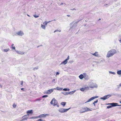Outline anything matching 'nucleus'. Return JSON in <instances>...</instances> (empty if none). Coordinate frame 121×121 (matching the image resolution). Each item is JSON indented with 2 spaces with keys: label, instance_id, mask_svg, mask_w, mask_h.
<instances>
[{
  "label": "nucleus",
  "instance_id": "f257e3e1",
  "mask_svg": "<svg viewBox=\"0 0 121 121\" xmlns=\"http://www.w3.org/2000/svg\"><path fill=\"white\" fill-rule=\"evenodd\" d=\"M117 52V51L115 49H111L108 52L106 55V57L108 58L112 57L116 54Z\"/></svg>",
  "mask_w": 121,
  "mask_h": 121
},
{
  "label": "nucleus",
  "instance_id": "f03ea898",
  "mask_svg": "<svg viewBox=\"0 0 121 121\" xmlns=\"http://www.w3.org/2000/svg\"><path fill=\"white\" fill-rule=\"evenodd\" d=\"M88 86L89 88H97V85L95 83H94L92 82H91L89 83Z\"/></svg>",
  "mask_w": 121,
  "mask_h": 121
},
{
  "label": "nucleus",
  "instance_id": "7ed1b4c3",
  "mask_svg": "<svg viewBox=\"0 0 121 121\" xmlns=\"http://www.w3.org/2000/svg\"><path fill=\"white\" fill-rule=\"evenodd\" d=\"M24 35V32L22 30H19L16 33L13 35L14 36L18 35L19 36H22Z\"/></svg>",
  "mask_w": 121,
  "mask_h": 121
},
{
  "label": "nucleus",
  "instance_id": "20e7f679",
  "mask_svg": "<svg viewBox=\"0 0 121 121\" xmlns=\"http://www.w3.org/2000/svg\"><path fill=\"white\" fill-rule=\"evenodd\" d=\"M117 103H112L109 104H108L111 105V106H108L107 107V108H111L112 107H115L116 106H121V105H119L117 104Z\"/></svg>",
  "mask_w": 121,
  "mask_h": 121
},
{
  "label": "nucleus",
  "instance_id": "39448f33",
  "mask_svg": "<svg viewBox=\"0 0 121 121\" xmlns=\"http://www.w3.org/2000/svg\"><path fill=\"white\" fill-rule=\"evenodd\" d=\"M70 108H69L68 109H64L63 108H60L59 110V111L60 112L63 113L67 112Z\"/></svg>",
  "mask_w": 121,
  "mask_h": 121
},
{
  "label": "nucleus",
  "instance_id": "423d86ee",
  "mask_svg": "<svg viewBox=\"0 0 121 121\" xmlns=\"http://www.w3.org/2000/svg\"><path fill=\"white\" fill-rule=\"evenodd\" d=\"M111 95H112L110 94L104 96L103 97L100 98V99H103V100H104L109 98V97L111 96Z\"/></svg>",
  "mask_w": 121,
  "mask_h": 121
},
{
  "label": "nucleus",
  "instance_id": "0eeeda50",
  "mask_svg": "<svg viewBox=\"0 0 121 121\" xmlns=\"http://www.w3.org/2000/svg\"><path fill=\"white\" fill-rule=\"evenodd\" d=\"M83 110L81 112V113H83L85 112L91 111L92 110L90 108L87 107H85L82 108Z\"/></svg>",
  "mask_w": 121,
  "mask_h": 121
},
{
  "label": "nucleus",
  "instance_id": "6e6552de",
  "mask_svg": "<svg viewBox=\"0 0 121 121\" xmlns=\"http://www.w3.org/2000/svg\"><path fill=\"white\" fill-rule=\"evenodd\" d=\"M69 56H68L67 58L64 60L60 64V65H62L63 64H64V65H65L68 62V60H69Z\"/></svg>",
  "mask_w": 121,
  "mask_h": 121
},
{
  "label": "nucleus",
  "instance_id": "1a4fd4ad",
  "mask_svg": "<svg viewBox=\"0 0 121 121\" xmlns=\"http://www.w3.org/2000/svg\"><path fill=\"white\" fill-rule=\"evenodd\" d=\"M98 96H96L95 97H92L91 98H90V99H89V100H88L85 103H87L88 102L91 101L93 100L94 99L98 98Z\"/></svg>",
  "mask_w": 121,
  "mask_h": 121
},
{
  "label": "nucleus",
  "instance_id": "9d476101",
  "mask_svg": "<svg viewBox=\"0 0 121 121\" xmlns=\"http://www.w3.org/2000/svg\"><path fill=\"white\" fill-rule=\"evenodd\" d=\"M54 90V88H52L47 90V92L46 93V94H50Z\"/></svg>",
  "mask_w": 121,
  "mask_h": 121
},
{
  "label": "nucleus",
  "instance_id": "9b49d317",
  "mask_svg": "<svg viewBox=\"0 0 121 121\" xmlns=\"http://www.w3.org/2000/svg\"><path fill=\"white\" fill-rule=\"evenodd\" d=\"M83 74L84 75V78L85 80H88L89 79V78L87 74L86 73H83Z\"/></svg>",
  "mask_w": 121,
  "mask_h": 121
},
{
  "label": "nucleus",
  "instance_id": "f8f14e48",
  "mask_svg": "<svg viewBox=\"0 0 121 121\" xmlns=\"http://www.w3.org/2000/svg\"><path fill=\"white\" fill-rule=\"evenodd\" d=\"M29 114L26 115L22 117V120H26L27 119V118L28 117Z\"/></svg>",
  "mask_w": 121,
  "mask_h": 121
},
{
  "label": "nucleus",
  "instance_id": "ddd939ff",
  "mask_svg": "<svg viewBox=\"0 0 121 121\" xmlns=\"http://www.w3.org/2000/svg\"><path fill=\"white\" fill-rule=\"evenodd\" d=\"M53 105L55 106L57 105L58 103L57 101V100L55 99V98L53 99Z\"/></svg>",
  "mask_w": 121,
  "mask_h": 121
},
{
  "label": "nucleus",
  "instance_id": "4468645a",
  "mask_svg": "<svg viewBox=\"0 0 121 121\" xmlns=\"http://www.w3.org/2000/svg\"><path fill=\"white\" fill-rule=\"evenodd\" d=\"M48 115V114H42L41 115H40L38 116L37 117V118H40V117H44L46 116V115Z\"/></svg>",
  "mask_w": 121,
  "mask_h": 121
},
{
  "label": "nucleus",
  "instance_id": "2eb2a0df",
  "mask_svg": "<svg viewBox=\"0 0 121 121\" xmlns=\"http://www.w3.org/2000/svg\"><path fill=\"white\" fill-rule=\"evenodd\" d=\"M16 51L17 52V53L19 54H25V52H24L19 51Z\"/></svg>",
  "mask_w": 121,
  "mask_h": 121
},
{
  "label": "nucleus",
  "instance_id": "dca6fc26",
  "mask_svg": "<svg viewBox=\"0 0 121 121\" xmlns=\"http://www.w3.org/2000/svg\"><path fill=\"white\" fill-rule=\"evenodd\" d=\"M78 77L80 79H82L84 78V75L83 74H81Z\"/></svg>",
  "mask_w": 121,
  "mask_h": 121
},
{
  "label": "nucleus",
  "instance_id": "f3484780",
  "mask_svg": "<svg viewBox=\"0 0 121 121\" xmlns=\"http://www.w3.org/2000/svg\"><path fill=\"white\" fill-rule=\"evenodd\" d=\"M54 90H58L61 91L62 90L63 88H60L58 87H57L56 88H54Z\"/></svg>",
  "mask_w": 121,
  "mask_h": 121
},
{
  "label": "nucleus",
  "instance_id": "a211bd4d",
  "mask_svg": "<svg viewBox=\"0 0 121 121\" xmlns=\"http://www.w3.org/2000/svg\"><path fill=\"white\" fill-rule=\"evenodd\" d=\"M91 54L95 56H98V52H96L94 53H91Z\"/></svg>",
  "mask_w": 121,
  "mask_h": 121
},
{
  "label": "nucleus",
  "instance_id": "6ab92c4d",
  "mask_svg": "<svg viewBox=\"0 0 121 121\" xmlns=\"http://www.w3.org/2000/svg\"><path fill=\"white\" fill-rule=\"evenodd\" d=\"M76 91V90H75L74 91L68 92V95L69 94L70 95L74 93Z\"/></svg>",
  "mask_w": 121,
  "mask_h": 121
},
{
  "label": "nucleus",
  "instance_id": "aec40b11",
  "mask_svg": "<svg viewBox=\"0 0 121 121\" xmlns=\"http://www.w3.org/2000/svg\"><path fill=\"white\" fill-rule=\"evenodd\" d=\"M84 90H88L89 89V86H87L84 88Z\"/></svg>",
  "mask_w": 121,
  "mask_h": 121
},
{
  "label": "nucleus",
  "instance_id": "412c9836",
  "mask_svg": "<svg viewBox=\"0 0 121 121\" xmlns=\"http://www.w3.org/2000/svg\"><path fill=\"white\" fill-rule=\"evenodd\" d=\"M117 73L118 75H120L121 74V70H119L117 71Z\"/></svg>",
  "mask_w": 121,
  "mask_h": 121
},
{
  "label": "nucleus",
  "instance_id": "4be33fe9",
  "mask_svg": "<svg viewBox=\"0 0 121 121\" xmlns=\"http://www.w3.org/2000/svg\"><path fill=\"white\" fill-rule=\"evenodd\" d=\"M33 113L32 110H28L27 111V113Z\"/></svg>",
  "mask_w": 121,
  "mask_h": 121
},
{
  "label": "nucleus",
  "instance_id": "5701e85b",
  "mask_svg": "<svg viewBox=\"0 0 121 121\" xmlns=\"http://www.w3.org/2000/svg\"><path fill=\"white\" fill-rule=\"evenodd\" d=\"M10 50V49L9 48L6 49H3V51L4 52H7L8 51H9Z\"/></svg>",
  "mask_w": 121,
  "mask_h": 121
},
{
  "label": "nucleus",
  "instance_id": "b1692460",
  "mask_svg": "<svg viewBox=\"0 0 121 121\" xmlns=\"http://www.w3.org/2000/svg\"><path fill=\"white\" fill-rule=\"evenodd\" d=\"M41 27H42L43 29L45 30V26L44 25H43L42 24L41 25Z\"/></svg>",
  "mask_w": 121,
  "mask_h": 121
},
{
  "label": "nucleus",
  "instance_id": "393cba45",
  "mask_svg": "<svg viewBox=\"0 0 121 121\" xmlns=\"http://www.w3.org/2000/svg\"><path fill=\"white\" fill-rule=\"evenodd\" d=\"M66 103L65 102H63L61 103V104L64 106L65 105Z\"/></svg>",
  "mask_w": 121,
  "mask_h": 121
},
{
  "label": "nucleus",
  "instance_id": "a878e982",
  "mask_svg": "<svg viewBox=\"0 0 121 121\" xmlns=\"http://www.w3.org/2000/svg\"><path fill=\"white\" fill-rule=\"evenodd\" d=\"M62 93L64 95H68V92H62Z\"/></svg>",
  "mask_w": 121,
  "mask_h": 121
},
{
  "label": "nucleus",
  "instance_id": "bb28decb",
  "mask_svg": "<svg viewBox=\"0 0 121 121\" xmlns=\"http://www.w3.org/2000/svg\"><path fill=\"white\" fill-rule=\"evenodd\" d=\"M109 73L112 74L114 75H115L116 74V73L114 72L109 71Z\"/></svg>",
  "mask_w": 121,
  "mask_h": 121
},
{
  "label": "nucleus",
  "instance_id": "cd10ccee",
  "mask_svg": "<svg viewBox=\"0 0 121 121\" xmlns=\"http://www.w3.org/2000/svg\"><path fill=\"white\" fill-rule=\"evenodd\" d=\"M50 22V21L48 22L45 21L43 22V24H45V25H47L48 23L49 22Z\"/></svg>",
  "mask_w": 121,
  "mask_h": 121
},
{
  "label": "nucleus",
  "instance_id": "c85d7f7f",
  "mask_svg": "<svg viewBox=\"0 0 121 121\" xmlns=\"http://www.w3.org/2000/svg\"><path fill=\"white\" fill-rule=\"evenodd\" d=\"M98 100H96L93 103V104L94 106H95V103H97V102H98Z\"/></svg>",
  "mask_w": 121,
  "mask_h": 121
},
{
  "label": "nucleus",
  "instance_id": "c756f323",
  "mask_svg": "<svg viewBox=\"0 0 121 121\" xmlns=\"http://www.w3.org/2000/svg\"><path fill=\"white\" fill-rule=\"evenodd\" d=\"M80 90L82 91H85L84 88H82L80 89Z\"/></svg>",
  "mask_w": 121,
  "mask_h": 121
},
{
  "label": "nucleus",
  "instance_id": "7c9ffc66",
  "mask_svg": "<svg viewBox=\"0 0 121 121\" xmlns=\"http://www.w3.org/2000/svg\"><path fill=\"white\" fill-rule=\"evenodd\" d=\"M48 96V95H45L42 96L43 98L47 97Z\"/></svg>",
  "mask_w": 121,
  "mask_h": 121
},
{
  "label": "nucleus",
  "instance_id": "2f4dec72",
  "mask_svg": "<svg viewBox=\"0 0 121 121\" xmlns=\"http://www.w3.org/2000/svg\"><path fill=\"white\" fill-rule=\"evenodd\" d=\"M13 106L14 108H15L16 107V105L15 104H14L13 105Z\"/></svg>",
  "mask_w": 121,
  "mask_h": 121
},
{
  "label": "nucleus",
  "instance_id": "473e14b6",
  "mask_svg": "<svg viewBox=\"0 0 121 121\" xmlns=\"http://www.w3.org/2000/svg\"><path fill=\"white\" fill-rule=\"evenodd\" d=\"M34 17H35L36 18L38 17H39V16L38 15H33Z\"/></svg>",
  "mask_w": 121,
  "mask_h": 121
},
{
  "label": "nucleus",
  "instance_id": "72a5a7b5",
  "mask_svg": "<svg viewBox=\"0 0 121 121\" xmlns=\"http://www.w3.org/2000/svg\"><path fill=\"white\" fill-rule=\"evenodd\" d=\"M38 67H35V68H34L33 69L34 70H35V69H38Z\"/></svg>",
  "mask_w": 121,
  "mask_h": 121
},
{
  "label": "nucleus",
  "instance_id": "f704fd0d",
  "mask_svg": "<svg viewBox=\"0 0 121 121\" xmlns=\"http://www.w3.org/2000/svg\"><path fill=\"white\" fill-rule=\"evenodd\" d=\"M37 118V117H32L30 118H29V119H35V118Z\"/></svg>",
  "mask_w": 121,
  "mask_h": 121
},
{
  "label": "nucleus",
  "instance_id": "c9c22d12",
  "mask_svg": "<svg viewBox=\"0 0 121 121\" xmlns=\"http://www.w3.org/2000/svg\"><path fill=\"white\" fill-rule=\"evenodd\" d=\"M50 103L51 104H52L53 105V99H52V101H51Z\"/></svg>",
  "mask_w": 121,
  "mask_h": 121
},
{
  "label": "nucleus",
  "instance_id": "e433bc0d",
  "mask_svg": "<svg viewBox=\"0 0 121 121\" xmlns=\"http://www.w3.org/2000/svg\"><path fill=\"white\" fill-rule=\"evenodd\" d=\"M63 90L65 91H67V88H65L63 89Z\"/></svg>",
  "mask_w": 121,
  "mask_h": 121
},
{
  "label": "nucleus",
  "instance_id": "4c0bfd02",
  "mask_svg": "<svg viewBox=\"0 0 121 121\" xmlns=\"http://www.w3.org/2000/svg\"><path fill=\"white\" fill-rule=\"evenodd\" d=\"M59 73H59L58 72H57L56 73V75H59Z\"/></svg>",
  "mask_w": 121,
  "mask_h": 121
},
{
  "label": "nucleus",
  "instance_id": "58836bf2",
  "mask_svg": "<svg viewBox=\"0 0 121 121\" xmlns=\"http://www.w3.org/2000/svg\"><path fill=\"white\" fill-rule=\"evenodd\" d=\"M21 85H22L23 84V81H21Z\"/></svg>",
  "mask_w": 121,
  "mask_h": 121
},
{
  "label": "nucleus",
  "instance_id": "ea45409f",
  "mask_svg": "<svg viewBox=\"0 0 121 121\" xmlns=\"http://www.w3.org/2000/svg\"><path fill=\"white\" fill-rule=\"evenodd\" d=\"M12 48L13 49H14L15 50V47H12Z\"/></svg>",
  "mask_w": 121,
  "mask_h": 121
},
{
  "label": "nucleus",
  "instance_id": "a19ab883",
  "mask_svg": "<svg viewBox=\"0 0 121 121\" xmlns=\"http://www.w3.org/2000/svg\"><path fill=\"white\" fill-rule=\"evenodd\" d=\"M120 86H119H119H117V88L118 89H119Z\"/></svg>",
  "mask_w": 121,
  "mask_h": 121
},
{
  "label": "nucleus",
  "instance_id": "79ce46f5",
  "mask_svg": "<svg viewBox=\"0 0 121 121\" xmlns=\"http://www.w3.org/2000/svg\"><path fill=\"white\" fill-rule=\"evenodd\" d=\"M70 90L69 89L67 88V91H69Z\"/></svg>",
  "mask_w": 121,
  "mask_h": 121
},
{
  "label": "nucleus",
  "instance_id": "37998d69",
  "mask_svg": "<svg viewBox=\"0 0 121 121\" xmlns=\"http://www.w3.org/2000/svg\"><path fill=\"white\" fill-rule=\"evenodd\" d=\"M21 90H23H23H24V88H22L21 89Z\"/></svg>",
  "mask_w": 121,
  "mask_h": 121
},
{
  "label": "nucleus",
  "instance_id": "c03bdc74",
  "mask_svg": "<svg viewBox=\"0 0 121 121\" xmlns=\"http://www.w3.org/2000/svg\"><path fill=\"white\" fill-rule=\"evenodd\" d=\"M58 31V30H56L54 32V33H55V32H56V31Z\"/></svg>",
  "mask_w": 121,
  "mask_h": 121
},
{
  "label": "nucleus",
  "instance_id": "a18cd8bd",
  "mask_svg": "<svg viewBox=\"0 0 121 121\" xmlns=\"http://www.w3.org/2000/svg\"><path fill=\"white\" fill-rule=\"evenodd\" d=\"M119 41L120 43H121V40H119Z\"/></svg>",
  "mask_w": 121,
  "mask_h": 121
},
{
  "label": "nucleus",
  "instance_id": "49530a36",
  "mask_svg": "<svg viewBox=\"0 0 121 121\" xmlns=\"http://www.w3.org/2000/svg\"><path fill=\"white\" fill-rule=\"evenodd\" d=\"M57 107H59V105H56Z\"/></svg>",
  "mask_w": 121,
  "mask_h": 121
},
{
  "label": "nucleus",
  "instance_id": "de8ad7c7",
  "mask_svg": "<svg viewBox=\"0 0 121 121\" xmlns=\"http://www.w3.org/2000/svg\"><path fill=\"white\" fill-rule=\"evenodd\" d=\"M0 87L1 88H2V85L0 84Z\"/></svg>",
  "mask_w": 121,
  "mask_h": 121
},
{
  "label": "nucleus",
  "instance_id": "09e8293b",
  "mask_svg": "<svg viewBox=\"0 0 121 121\" xmlns=\"http://www.w3.org/2000/svg\"><path fill=\"white\" fill-rule=\"evenodd\" d=\"M58 31L59 32H61V30H58V31Z\"/></svg>",
  "mask_w": 121,
  "mask_h": 121
},
{
  "label": "nucleus",
  "instance_id": "8fccbe9b",
  "mask_svg": "<svg viewBox=\"0 0 121 121\" xmlns=\"http://www.w3.org/2000/svg\"><path fill=\"white\" fill-rule=\"evenodd\" d=\"M67 16L68 17H69L70 16V15H67Z\"/></svg>",
  "mask_w": 121,
  "mask_h": 121
},
{
  "label": "nucleus",
  "instance_id": "3c124183",
  "mask_svg": "<svg viewBox=\"0 0 121 121\" xmlns=\"http://www.w3.org/2000/svg\"><path fill=\"white\" fill-rule=\"evenodd\" d=\"M46 92H47V91H45V92H44V93L46 94Z\"/></svg>",
  "mask_w": 121,
  "mask_h": 121
},
{
  "label": "nucleus",
  "instance_id": "603ef678",
  "mask_svg": "<svg viewBox=\"0 0 121 121\" xmlns=\"http://www.w3.org/2000/svg\"><path fill=\"white\" fill-rule=\"evenodd\" d=\"M119 86H121V83H120L119 84Z\"/></svg>",
  "mask_w": 121,
  "mask_h": 121
},
{
  "label": "nucleus",
  "instance_id": "864d4df0",
  "mask_svg": "<svg viewBox=\"0 0 121 121\" xmlns=\"http://www.w3.org/2000/svg\"><path fill=\"white\" fill-rule=\"evenodd\" d=\"M70 62H73V61H70Z\"/></svg>",
  "mask_w": 121,
  "mask_h": 121
},
{
  "label": "nucleus",
  "instance_id": "5fc2aeb1",
  "mask_svg": "<svg viewBox=\"0 0 121 121\" xmlns=\"http://www.w3.org/2000/svg\"><path fill=\"white\" fill-rule=\"evenodd\" d=\"M78 22H75V23L76 24H77V23H78Z\"/></svg>",
  "mask_w": 121,
  "mask_h": 121
},
{
  "label": "nucleus",
  "instance_id": "6e6d98bb",
  "mask_svg": "<svg viewBox=\"0 0 121 121\" xmlns=\"http://www.w3.org/2000/svg\"><path fill=\"white\" fill-rule=\"evenodd\" d=\"M13 44L12 45V46H13Z\"/></svg>",
  "mask_w": 121,
  "mask_h": 121
},
{
  "label": "nucleus",
  "instance_id": "4d7b16f0",
  "mask_svg": "<svg viewBox=\"0 0 121 121\" xmlns=\"http://www.w3.org/2000/svg\"><path fill=\"white\" fill-rule=\"evenodd\" d=\"M55 81V80L53 79V81Z\"/></svg>",
  "mask_w": 121,
  "mask_h": 121
},
{
  "label": "nucleus",
  "instance_id": "13d9d810",
  "mask_svg": "<svg viewBox=\"0 0 121 121\" xmlns=\"http://www.w3.org/2000/svg\"><path fill=\"white\" fill-rule=\"evenodd\" d=\"M27 15L28 16L30 17V16H29V15Z\"/></svg>",
  "mask_w": 121,
  "mask_h": 121
},
{
  "label": "nucleus",
  "instance_id": "bf43d9fd",
  "mask_svg": "<svg viewBox=\"0 0 121 121\" xmlns=\"http://www.w3.org/2000/svg\"><path fill=\"white\" fill-rule=\"evenodd\" d=\"M39 46H37V48H38V47H39Z\"/></svg>",
  "mask_w": 121,
  "mask_h": 121
},
{
  "label": "nucleus",
  "instance_id": "052dcab7",
  "mask_svg": "<svg viewBox=\"0 0 121 121\" xmlns=\"http://www.w3.org/2000/svg\"><path fill=\"white\" fill-rule=\"evenodd\" d=\"M120 103H121V101L120 102Z\"/></svg>",
  "mask_w": 121,
  "mask_h": 121
},
{
  "label": "nucleus",
  "instance_id": "680f3d73",
  "mask_svg": "<svg viewBox=\"0 0 121 121\" xmlns=\"http://www.w3.org/2000/svg\"><path fill=\"white\" fill-rule=\"evenodd\" d=\"M63 4V3H61L60 4Z\"/></svg>",
  "mask_w": 121,
  "mask_h": 121
},
{
  "label": "nucleus",
  "instance_id": "e2e57ef3",
  "mask_svg": "<svg viewBox=\"0 0 121 121\" xmlns=\"http://www.w3.org/2000/svg\"><path fill=\"white\" fill-rule=\"evenodd\" d=\"M74 9H72V10H74Z\"/></svg>",
  "mask_w": 121,
  "mask_h": 121
},
{
  "label": "nucleus",
  "instance_id": "0e129e2a",
  "mask_svg": "<svg viewBox=\"0 0 121 121\" xmlns=\"http://www.w3.org/2000/svg\"><path fill=\"white\" fill-rule=\"evenodd\" d=\"M65 4V5H66V4Z\"/></svg>",
  "mask_w": 121,
  "mask_h": 121
}]
</instances>
